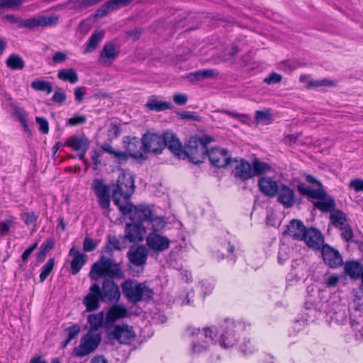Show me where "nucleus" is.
<instances>
[{
  "label": "nucleus",
  "instance_id": "46",
  "mask_svg": "<svg viewBox=\"0 0 363 363\" xmlns=\"http://www.w3.org/2000/svg\"><path fill=\"white\" fill-rule=\"evenodd\" d=\"M255 120L257 123H265L268 124L271 122L272 115L269 111H257L255 112Z\"/></svg>",
  "mask_w": 363,
  "mask_h": 363
},
{
  "label": "nucleus",
  "instance_id": "4",
  "mask_svg": "<svg viewBox=\"0 0 363 363\" xmlns=\"http://www.w3.org/2000/svg\"><path fill=\"white\" fill-rule=\"evenodd\" d=\"M209 142L208 138H190L184 150V157L181 159L188 158L194 164L202 163L207 155V145Z\"/></svg>",
  "mask_w": 363,
  "mask_h": 363
},
{
  "label": "nucleus",
  "instance_id": "63",
  "mask_svg": "<svg viewBox=\"0 0 363 363\" xmlns=\"http://www.w3.org/2000/svg\"><path fill=\"white\" fill-rule=\"evenodd\" d=\"M101 1L102 0H82L76 9L77 10H83L96 4Z\"/></svg>",
  "mask_w": 363,
  "mask_h": 363
},
{
  "label": "nucleus",
  "instance_id": "33",
  "mask_svg": "<svg viewBox=\"0 0 363 363\" xmlns=\"http://www.w3.org/2000/svg\"><path fill=\"white\" fill-rule=\"evenodd\" d=\"M88 323L90 325L89 331L97 333V330L104 327L105 322V314L104 311H101L96 314H90L87 318Z\"/></svg>",
  "mask_w": 363,
  "mask_h": 363
},
{
  "label": "nucleus",
  "instance_id": "11",
  "mask_svg": "<svg viewBox=\"0 0 363 363\" xmlns=\"http://www.w3.org/2000/svg\"><path fill=\"white\" fill-rule=\"evenodd\" d=\"M106 333L110 339L116 340L121 344H129L134 337L133 328L128 325H113Z\"/></svg>",
  "mask_w": 363,
  "mask_h": 363
},
{
  "label": "nucleus",
  "instance_id": "3",
  "mask_svg": "<svg viewBox=\"0 0 363 363\" xmlns=\"http://www.w3.org/2000/svg\"><path fill=\"white\" fill-rule=\"evenodd\" d=\"M124 296L132 303L152 298L153 291L145 283H138L135 280L127 279L121 284Z\"/></svg>",
  "mask_w": 363,
  "mask_h": 363
},
{
  "label": "nucleus",
  "instance_id": "20",
  "mask_svg": "<svg viewBox=\"0 0 363 363\" xmlns=\"http://www.w3.org/2000/svg\"><path fill=\"white\" fill-rule=\"evenodd\" d=\"M321 253L324 262L331 268H336L343 264V260L340 252L328 245H323Z\"/></svg>",
  "mask_w": 363,
  "mask_h": 363
},
{
  "label": "nucleus",
  "instance_id": "56",
  "mask_svg": "<svg viewBox=\"0 0 363 363\" xmlns=\"http://www.w3.org/2000/svg\"><path fill=\"white\" fill-rule=\"evenodd\" d=\"M349 187L356 192L363 191V179H354L350 182Z\"/></svg>",
  "mask_w": 363,
  "mask_h": 363
},
{
  "label": "nucleus",
  "instance_id": "1",
  "mask_svg": "<svg viewBox=\"0 0 363 363\" xmlns=\"http://www.w3.org/2000/svg\"><path fill=\"white\" fill-rule=\"evenodd\" d=\"M135 189L134 179L129 173H121L116 181V188L113 190L112 197L114 204L118 206L123 215L133 211V204L130 197Z\"/></svg>",
  "mask_w": 363,
  "mask_h": 363
},
{
  "label": "nucleus",
  "instance_id": "10",
  "mask_svg": "<svg viewBox=\"0 0 363 363\" xmlns=\"http://www.w3.org/2000/svg\"><path fill=\"white\" fill-rule=\"evenodd\" d=\"M91 189L97 197L99 205L104 209L110 207V188L99 178L94 179L91 183Z\"/></svg>",
  "mask_w": 363,
  "mask_h": 363
},
{
  "label": "nucleus",
  "instance_id": "50",
  "mask_svg": "<svg viewBox=\"0 0 363 363\" xmlns=\"http://www.w3.org/2000/svg\"><path fill=\"white\" fill-rule=\"evenodd\" d=\"M111 11H112L111 10L110 6H109L108 1H106L99 9H98L96 11V12L94 13V17L95 18H102V17L106 16Z\"/></svg>",
  "mask_w": 363,
  "mask_h": 363
},
{
  "label": "nucleus",
  "instance_id": "23",
  "mask_svg": "<svg viewBox=\"0 0 363 363\" xmlns=\"http://www.w3.org/2000/svg\"><path fill=\"white\" fill-rule=\"evenodd\" d=\"M233 162H238L233 172L235 178L241 181H246L254 177L252 164L247 161L244 159L238 160L235 158L233 159Z\"/></svg>",
  "mask_w": 363,
  "mask_h": 363
},
{
  "label": "nucleus",
  "instance_id": "38",
  "mask_svg": "<svg viewBox=\"0 0 363 363\" xmlns=\"http://www.w3.org/2000/svg\"><path fill=\"white\" fill-rule=\"evenodd\" d=\"M330 218L333 225L339 229L347 224V216L341 211H335L330 214Z\"/></svg>",
  "mask_w": 363,
  "mask_h": 363
},
{
  "label": "nucleus",
  "instance_id": "64",
  "mask_svg": "<svg viewBox=\"0 0 363 363\" xmlns=\"http://www.w3.org/2000/svg\"><path fill=\"white\" fill-rule=\"evenodd\" d=\"M188 97L184 94H176L173 96L174 102L179 106H184L186 104Z\"/></svg>",
  "mask_w": 363,
  "mask_h": 363
},
{
  "label": "nucleus",
  "instance_id": "41",
  "mask_svg": "<svg viewBox=\"0 0 363 363\" xmlns=\"http://www.w3.org/2000/svg\"><path fill=\"white\" fill-rule=\"evenodd\" d=\"M126 245L124 241V239L123 240H121L120 239L117 238L116 236H109L106 248L108 251H113L114 250H121L122 249L125 248Z\"/></svg>",
  "mask_w": 363,
  "mask_h": 363
},
{
  "label": "nucleus",
  "instance_id": "59",
  "mask_svg": "<svg viewBox=\"0 0 363 363\" xmlns=\"http://www.w3.org/2000/svg\"><path fill=\"white\" fill-rule=\"evenodd\" d=\"M22 219L27 225H31L36 222L37 216L34 212H27L22 214Z\"/></svg>",
  "mask_w": 363,
  "mask_h": 363
},
{
  "label": "nucleus",
  "instance_id": "18",
  "mask_svg": "<svg viewBox=\"0 0 363 363\" xmlns=\"http://www.w3.org/2000/svg\"><path fill=\"white\" fill-rule=\"evenodd\" d=\"M124 233L123 239L130 242H138L144 240L146 230L142 223H130L126 224Z\"/></svg>",
  "mask_w": 363,
  "mask_h": 363
},
{
  "label": "nucleus",
  "instance_id": "7",
  "mask_svg": "<svg viewBox=\"0 0 363 363\" xmlns=\"http://www.w3.org/2000/svg\"><path fill=\"white\" fill-rule=\"evenodd\" d=\"M243 325L241 323L236 324L233 320L229 318L225 319L220 326L219 332L220 333L219 344L224 348L233 347L238 341V335L236 332L242 330Z\"/></svg>",
  "mask_w": 363,
  "mask_h": 363
},
{
  "label": "nucleus",
  "instance_id": "39",
  "mask_svg": "<svg viewBox=\"0 0 363 363\" xmlns=\"http://www.w3.org/2000/svg\"><path fill=\"white\" fill-rule=\"evenodd\" d=\"M104 33L102 31L94 32L89 39L87 47L84 51L85 53L93 52L98 43L103 39Z\"/></svg>",
  "mask_w": 363,
  "mask_h": 363
},
{
  "label": "nucleus",
  "instance_id": "27",
  "mask_svg": "<svg viewBox=\"0 0 363 363\" xmlns=\"http://www.w3.org/2000/svg\"><path fill=\"white\" fill-rule=\"evenodd\" d=\"M258 186L262 193L269 197H274L279 188L276 181L267 177H262L258 180Z\"/></svg>",
  "mask_w": 363,
  "mask_h": 363
},
{
  "label": "nucleus",
  "instance_id": "48",
  "mask_svg": "<svg viewBox=\"0 0 363 363\" xmlns=\"http://www.w3.org/2000/svg\"><path fill=\"white\" fill-rule=\"evenodd\" d=\"M334 85V82L327 79H323L320 80H311L308 82L309 87L311 88H317L321 86H331Z\"/></svg>",
  "mask_w": 363,
  "mask_h": 363
},
{
  "label": "nucleus",
  "instance_id": "61",
  "mask_svg": "<svg viewBox=\"0 0 363 363\" xmlns=\"http://www.w3.org/2000/svg\"><path fill=\"white\" fill-rule=\"evenodd\" d=\"M240 350L244 354H251L254 351V347L252 345L250 340H244L240 345Z\"/></svg>",
  "mask_w": 363,
  "mask_h": 363
},
{
  "label": "nucleus",
  "instance_id": "6",
  "mask_svg": "<svg viewBox=\"0 0 363 363\" xmlns=\"http://www.w3.org/2000/svg\"><path fill=\"white\" fill-rule=\"evenodd\" d=\"M188 330L191 336L196 335L197 340H194L191 343V350L193 353L200 354L208 350L211 345L215 343L216 334L212 328L207 327L201 331L199 328L189 327Z\"/></svg>",
  "mask_w": 363,
  "mask_h": 363
},
{
  "label": "nucleus",
  "instance_id": "2",
  "mask_svg": "<svg viewBox=\"0 0 363 363\" xmlns=\"http://www.w3.org/2000/svg\"><path fill=\"white\" fill-rule=\"evenodd\" d=\"M89 277L93 280L101 277L122 279L125 275L120 266L115 263L113 259L102 256L91 266Z\"/></svg>",
  "mask_w": 363,
  "mask_h": 363
},
{
  "label": "nucleus",
  "instance_id": "52",
  "mask_svg": "<svg viewBox=\"0 0 363 363\" xmlns=\"http://www.w3.org/2000/svg\"><path fill=\"white\" fill-rule=\"evenodd\" d=\"M282 77L281 74L272 72L267 77L264 78L263 82L267 84H273L279 83Z\"/></svg>",
  "mask_w": 363,
  "mask_h": 363
},
{
  "label": "nucleus",
  "instance_id": "47",
  "mask_svg": "<svg viewBox=\"0 0 363 363\" xmlns=\"http://www.w3.org/2000/svg\"><path fill=\"white\" fill-rule=\"evenodd\" d=\"M133 0H109L108 3L110 6L111 10L115 11L122 7L129 5Z\"/></svg>",
  "mask_w": 363,
  "mask_h": 363
},
{
  "label": "nucleus",
  "instance_id": "22",
  "mask_svg": "<svg viewBox=\"0 0 363 363\" xmlns=\"http://www.w3.org/2000/svg\"><path fill=\"white\" fill-rule=\"evenodd\" d=\"M99 292V285L96 283L93 284L89 288V292L84 298L82 301L87 311H94L99 308V302L101 301Z\"/></svg>",
  "mask_w": 363,
  "mask_h": 363
},
{
  "label": "nucleus",
  "instance_id": "30",
  "mask_svg": "<svg viewBox=\"0 0 363 363\" xmlns=\"http://www.w3.org/2000/svg\"><path fill=\"white\" fill-rule=\"evenodd\" d=\"M133 209L135 218L140 222L149 223L156 215L152 208L145 204H140L137 206H133Z\"/></svg>",
  "mask_w": 363,
  "mask_h": 363
},
{
  "label": "nucleus",
  "instance_id": "51",
  "mask_svg": "<svg viewBox=\"0 0 363 363\" xmlns=\"http://www.w3.org/2000/svg\"><path fill=\"white\" fill-rule=\"evenodd\" d=\"M352 328L355 333L357 340H363V324L359 322L352 321Z\"/></svg>",
  "mask_w": 363,
  "mask_h": 363
},
{
  "label": "nucleus",
  "instance_id": "45",
  "mask_svg": "<svg viewBox=\"0 0 363 363\" xmlns=\"http://www.w3.org/2000/svg\"><path fill=\"white\" fill-rule=\"evenodd\" d=\"M55 266V259L54 258L49 259L47 263L42 267V271L40 274V282H43L49 274L52 271Z\"/></svg>",
  "mask_w": 363,
  "mask_h": 363
},
{
  "label": "nucleus",
  "instance_id": "28",
  "mask_svg": "<svg viewBox=\"0 0 363 363\" xmlns=\"http://www.w3.org/2000/svg\"><path fill=\"white\" fill-rule=\"evenodd\" d=\"M126 154L128 153L133 158H141L143 157L144 145L143 138L141 139L133 137L128 139L126 145Z\"/></svg>",
  "mask_w": 363,
  "mask_h": 363
},
{
  "label": "nucleus",
  "instance_id": "16",
  "mask_svg": "<svg viewBox=\"0 0 363 363\" xmlns=\"http://www.w3.org/2000/svg\"><path fill=\"white\" fill-rule=\"evenodd\" d=\"M146 244L150 250L160 252L169 247L170 240L166 236H162L155 232H151L146 237Z\"/></svg>",
  "mask_w": 363,
  "mask_h": 363
},
{
  "label": "nucleus",
  "instance_id": "24",
  "mask_svg": "<svg viewBox=\"0 0 363 363\" xmlns=\"http://www.w3.org/2000/svg\"><path fill=\"white\" fill-rule=\"evenodd\" d=\"M69 256L72 257L70 262L71 273L73 275L79 272L87 261V255L80 252L75 246H72L69 252Z\"/></svg>",
  "mask_w": 363,
  "mask_h": 363
},
{
  "label": "nucleus",
  "instance_id": "31",
  "mask_svg": "<svg viewBox=\"0 0 363 363\" xmlns=\"http://www.w3.org/2000/svg\"><path fill=\"white\" fill-rule=\"evenodd\" d=\"M297 189L301 194L308 198L320 200L326 197V192L322 189H313L303 183L298 184Z\"/></svg>",
  "mask_w": 363,
  "mask_h": 363
},
{
  "label": "nucleus",
  "instance_id": "13",
  "mask_svg": "<svg viewBox=\"0 0 363 363\" xmlns=\"http://www.w3.org/2000/svg\"><path fill=\"white\" fill-rule=\"evenodd\" d=\"M145 152L158 154L165 147L164 135L147 133L143 136Z\"/></svg>",
  "mask_w": 363,
  "mask_h": 363
},
{
  "label": "nucleus",
  "instance_id": "49",
  "mask_svg": "<svg viewBox=\"0 0 363 363\" xmlns=\"http://www.w3.org/2000/svg\"><path fill=\"white\" fill-rule=\"evenodd\" d=\"M340 230L341 231V238L344 240H345L346 242H350L352 240L353 238V232L348 223L344 225L343 227L340 228Z\"/></svg>",
  "mask_w": 363,
  "mask_h": 363
},
{
  "label": "nucleus",
  "instance_id": "35",
  "mask_svg": "<svg viewBox=\"0 0 363 363\" xmlns=\"http://www.w3.org/2000/svg\"><path fill=\"white\" fill-rule=\"evenodd\" d=\"M68 145L75 151L87 150L89 143L85 138L73 136L67 141Z\"/></svg>",
  "mask_w": 363,
  "mask_h": 363
},
{
  "label": "nucleus",
  "instance_id": "44",
  "mask_svg": "<svg viewBox=\"0 0 363 363\" xmlns=\"http://www.w3.org/2000/svg\"><path fill=\"white\" fill-rule=\"evenodd\" d=\"M148 223L152 225V232H155L156 233L161 232L166 226V222L164 218L157 215Z\"/></svg>",
  "mask_w": 363,
  "mask_h": 363
},
{
  "label": "nucleus",
  "instance_id": "15",
  "mask_svg": "<svg viewBox=\"0 0 363 363\" xmlns=\"http://www.w3.org/2000/svg\"><path fill=\"white\" fill-rule=\"evenodd\" d=\"M128 315L126 307L121 304H114L111 306L105 315L104 328L108 331L113 327V323Z\"/></svg>",
  "mask_w": 363,
  "mask_h": 363
},
{
  "label": "nucleus",
  "instance_id": "14",
  "mask_svg": "<svg viewBox=\"0 0 363 363\" xmlns=\"http://www.w3.org/2000/svg\"><path fill=\"white\" fill-rule=\"evenodd\" d=\"M276 196H277V201L286 208H291L294 205L300 203L295 191L284 184L279 185Z\"/></svg>",
  "mask_w": 363,
  "mask_h": 363
},
{
  "label": "nucleus",
  "instance_id": "42",
  "mask_svg": "<svg viewBox=\"0 0 363 363\" xmlns=\"http://www.w3.org/2000/svg\"><path fill=\"white\" fill-rule=\"evenodd\" d=\"M252 168L253 170V176L259 175L269 171L270 166L264 162H261L258 159H255L252 162Z\"/></svg>",
  "mask_w": 363,
  "mask_h": 363
},
{
  "label": "nucleus",
  "instance_id": "32",
  "mask_svg": "<svg viewBox=\"0 0 363 363\" xmlns=\"http://www.w3.org/2000/svg\"><path fill=\"white\" fill-rule=\"evenodd\" d=\"M145 107L150 111L157 112L163 111L172 108V105L166 101H160L157 96H151L145 104Z\"/></svg>",
  "mask_w": 363,
  "mask_h": 363
},
{
  "label": "nucleus",
  "instance_id": "57",
  "mask_svg": "<svg viewBox=\"0 0 363 363\" xmlns=\"http://www.w3.org/2000/svg\"><path fill=\"white\" fill-rule=\"evenodd\" d=\"M66 98L67 96L64 91L57 90L55 91L52 100L57 104L61 105L65 101Z\"/></svg>",
  "mask_w": 363,
  "mask_h": 363
},
{
  "label": "nucleus",
  "instance_id": "40",
  "mask_svg": "<svg viewBox=\"0 0 363 363\" xmlns=\"http://www.w3.org/2000/svg\"><path fill=\"white\" fill-rule=\"evenodd\" d=\"M30 86L35 91H44L48 94H50L52 91V84L48 81L35 79L32 82Z\"/></svg>",
  "mask_w": 363,
  "mask_h": 363
},
{
  "label": "nucleus",
  "instance_id": "21",
  "mask_svg": "<svg viewBox=\"0 0 363 363\" xmlns=\"http://www.w3.org/2000/svg\"><path fill=\"white\" fill-rule=\"evenodd\" d=\"M148 251L143 245L132 247L127 253L129 262L137 267H143L147 259Z\"/></svg>",
  "mask_w": 363,
  "mask_h": 363
},
{
  "label": "nucleus",
  "instance_id": "9",
  "mask_svg": "<svg viewBox=\"0 0 363 363\" xmlns=\"http://www.w3.org/2000/svg\"><path fill=\"white\" fill-rule=\"evenodd\" d=\"M101 301L106 303H116L119 301L121 293L118 285L110 279H104L101 286H99Z\"/></svg>",
  "mask_w": 363,
  "mask_h": 363
},
{
  "label": "nucleus",
  "instance_id": "29",
  "mask_svg": "<svg viewBox=\"0 0 363 363\" xmlns=\"http://www.w3.org/2000/svg\"><path fill=\"white\" fill-rule=\"evenodd\" d=\"M344 272L352 279H359L363 275V264L358 260L346 261L344 264Z\"/></svg>",
  "mask_w": 363,
  "mask_h": 363
},
{
  "label": "nucleus",
  "instance_id": "26",
  "mask_svg": "<svg viewBox=\"0 0 363 363\" xmlns=\"http://www.w3.org/2000/svg\"><path fill=\"white\" fill-rule=\"evenodd\" d=\"M306 230L307 228L301 220L293 219L287 225V229L284 234L289 235L294 240H302Z\"/></svg>",
  "mask_w": 363,
  "mask_h": 363
},
{
  "label": "nucleus",
  "instance_id": "43",
  "mask_svg": "<svg viewBox=\"0 0 363 363\" xmlns=\"http://www.w3.org/2000/svg\"><path fill=\"white\" fill-rule=\"evenodd\" d=\"M101 150L110 155H113L114 157L119 160H125L128 155L125 152L116 151L113 147L108 143H105L101 146Z\"/></svg>",
  "mask_w": 363,
  "mask_h": 363
},
{
  "label": "nucleus",
  "instance_id": "60",
  "mask_svg": "<svg viewBox=\"0 0 363 363\" xmlns=\"http://www.w3.org/2000/svg\"><path fill=\"white\" fill-rule=\"evenodd\" d=\"M178 115L180 116V118L182 119H188V120H191V121H201V117L199 115H197L194 113H192V112L183 111V112L179 113Z\"/></svg>",
  "mask_w": 363,
  "mask_h": 363
},
{
  "label": "nucleus",
  "instance_id": "54",
  "mask_svg": "<svg viewBox=\"0 0 363 363\" xmlns=\"http://www.w3.org/2000/svg\"><path fill=\"white\" fill-rule=\"evenodd\" d=\"M86 117L84 115H74L73 117L68 120L67 123L69 125L75 126L79 124H83L86 122Z\"/></svg>",
  "mask_w": 363,
  "mask_h": 363
},
{
  "label": "nucleus",
  "instance_id": "55",
  "mask_svg": "<svg viewBox=\"0 0 363 363\" xmlns=\"http://www.w3.org/2000/svg\"><path fill=\"white\" fill-rule=\"evenodd\" d=\"M67 333V338L70 340L74 339L79 334L80 331V327L79 325L75 324L72 326L68 327L66 329Z\"/></svg>",
  "mask_w": 363,
  "mask_h": 363
},
{
  "label": "nucleus",
  "instance_id": "17",
  "mask_svg": "<svg viewBox=\"0 0 363 363\" xmlns=\"http://www.w3.org/2000/svg\"><path fill=\"white\" fill-rule=\"evenodd\" d=\"M119 53L120 48L118 45L111 42L106 43L100 52L98 62L104 66H110Z\"/></svg>",
  "mask_w": 363,
  "mask_h": 363
},
{
  "label": "nucleus",
  "instance_id": "36",
  "mask_svg": "<svg viewBox=\"0 0 363 363\" xmlns=\"http://www.w3.org/2000/svg\"><path fill=\"white\" fill-rule=\"evenodd\" d=\"M57 77L62 81L69 82L71 84L77 83L79 79L77 73L74 69H62L59 70Z\"/></svg>",
  "mask_w": 363,
  "mask_h": 363
},
{
  "label": "nucleus",
  "instance_id": "34",
  "mask_svg": "<svg viewBox=\"0 0 363 363\" xmlns=\"http://www.w3.org/2000/svg\"><path fill=\"white\" fill-rule=\"evenodd\" d=\"M313 206L315 208L324 212H334L335 208V200L331 196H328L323 199H320L313 202Z\"/></svg>",
  "mask_w": 363,
  "mask_h": 363
},
{
  "label": "nucleus",
  "instance_id": "19",
  "mask_svg": "<svg viewBox=\"0 0 363 363\" xmlns=\"http://www.w3.org/2000/svg\"><path fill=\"white\" fill-rule=\"evenodd\" d=\"M302 240L306 243L309 248L315 251L320 250L324 245V237L322 233L315 228H307Z\"/></svg>",
  "mask_w": 363,
  "mask_h": 363
},
{
  "label": "nucleus",
  "instance_id": "62",
  "mask_svg": "<svg viewBox=\"0 0 363 363\" xmlns=\"http://www.w3.org/2000/svg\"><path fill=\"white\" fill-rule=\"evenodd\" d=\"M67 59V54L65 52L58 51L52 56V61L55 64H60L65 62Z\"/></svg>",
  "mask_w": 363,
  "mask_h": 363
},
{
  "label": "nucleus",
  "instance_id": "5",
  "mask_svg": "<svg viewBox=\"0 0 363 363\" xmlns=\"http://www.w3.org/2000/svg\"><path fill=\"white\" fill-rule=\"evenodd\" d=\"M4 18L12 23L17 24L19 27L34 29L38 27H47L55 26L59 22V16L52 14L50 16H42L22 20L13 14H6L4 16Z\"/></svg>",
  "mask_w": 363,
  "mask_h": 363
},
{
  "label": "nucleus",
  "instance_id": "12",
  "mask_svg": "<svg viewBox=\"0 0 363 363\" xmlns=\"http://www.w3.org/2000/svg\"><path fill=\"white\" fill-rule=\"evenodd\" d=\"M207 156L211 163L218 168L225 167L233 160L228 150L225 148L212 147L208 150Z\"/></svg>",
  "mask_w": 363,
  "mask_h": 363
},
{
  "label": "nucleus",
  "instance_id": "8",
  "mask_svg": "<svg viewBox=\"0 0 363 363\" xmlns=\"http://www.w3.org/2000/svg\"><path fill=\"white\" fill-rule=\"evenodd\" d=\"M101 342L99 333L89 331L81 338L79 345L74 350L77 357H84L93 352Z\"/></svg>",
  "mask_w": 363,
  "mask_h": 363
},
{
  "label": "nucleus",
  "instance_id": "37",
  "mask_svg": "<svg viewBox=\"0 0 363 363\" xmlns=\"http://www.w3.org/2000/svg\"><path fill=\"white\" fill-rule=\"evenodd\" d=\"M6 66L13 70H21L25 67L23 58L16 54L11 55L6 60Z\"/></svg>",
  "mask_w": 363,
  "mask_h": 363
},
{
  "label": "nucleus",
  "instance_id": "53",
  "mask_svg": "<svg viewBox=\"0 0 363 363\" xmlns=\"http://www.w3.org/2000/svg\"><path fill=\"white\" fill-rule=\"evenodd\" d=\"M96 243L91 238L89 237L84 238L83 243V250L84 252H91L96 249Z\"/></svg>",
  "mask_w": 363,
  "mask_h": 363
},
{
  "label": "nucleus",
  "instance_id": "25",
  "mask_svg": "<svg viewBox=\"0 0 363 363\" xmlns=\"http://www.w3.org/2000/svg\"><path fill=\"white\" fill-rule=\"evenodd\" d=\"M164 142L165 143V147H167L178 158L184 157V148L182 147V143L174 134L165 133L164 134Z\"/></svg>",
  "mask_w": 363,
  "mask_h": 363
},
{
  "label": "nucleus",
  "instance_id": "58",
  "mask_svg": "<svg viewBox=\"0 0 363 363\" xmlns=\"http://www.w3.org/2000/svg\"><path fill=\"white\" fill-rule=\"evenodd\" d=\"M35 121L39 125V130L43 134L48 133L49 131V125L48 121L45 118L41 117H37Z\"/></svg>",
  "mask_w": 363,
  "mask_h": 363
}]
</instances>
